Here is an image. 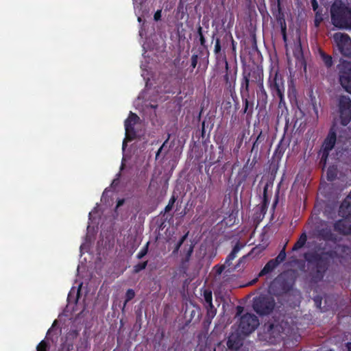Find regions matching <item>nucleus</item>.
<instances>
[{"mask_svg":"<svg viewBox=\"0 0 351 351\" xmlns=\"http://www.w3.org/2000/svg\"><path fill=\"white\" fill-rule=\"evenodd\" d=\"M324 247L321 248L317 246L315 250L304 254V258L307 262L310 276L316 282L323 280L329 269L330 260L338 257L337 251L334 250L324 251Z\"/></svg>","mask_w":351,"mask_h":351,"instance_id":"1","label":"nucleus"},{"mask_svg":"<svg viewBox=\"0 0 351 351\" xmlns=\"http://www.w3.org/2000/svg\"><path fill=\"white\" fill-rule=\"evenodd\" d=\"M343 133L342 131L339 130L337 123H333L322 143L321 149L319 152V155L321 156L319 164L322 165L323 169L326 167L330 152L335 147L336 143L339 144L343 143L344 145H346L345 141L350 139V138L344 136Z\"/></svg>","mask_w":351,"mask_h":351,"instance_id":"2","label":"nucleus"},{"mask_svg":"<svg viewBox=\"0 0 351 351\" xmlns=\"http://www.w3.org/2000/svg\"><path fill=\"white\" fill-rule=\"evenodd\" d=\"M337 112L341 125H348L351 121V99L349 96H339L337 100Z\"/></svg>","mask_w":351,"mask_h":351,"instance_id":"3","label":"nucleus"},{"mask_svg":"<svg viewBox=\"0 0 351 351\" xmlns=\"http://www.w3.org/2000/svg\"><path fill=\"white\" fill-rule=\"evenodd\" d=\"M272 73L273 71L271 70L268 79V87L271 95L274 97H278L280 104H281L284 100V93L285 90L283 76L278 72V71H276L274 74Z\"/></svg>","mask_w":351,"mask_h":351,"instance_id":"4","label":"nucleus"},{"mask_svg":"<svg viewBox=\"0 0 351 351\" xmlns=\"http://www.w3.org/2000/svg\"><path fill=\"white\" fill-rule=\"evenodd\" d=\"M276 305L275 300L273 297L262 294L254 299L253 308L260 315H267L270 314Z\"/></svg>","mask_w":351,"mask_h":351,"instance_id":"5","label":"nucleus"},{"mask_svg":"<svg viewBox=\"0 0 351 351\" xmlns=\"http://www.w3.org/2000/svg\"><path fill=\"white\" fill-rule=\"evenodd\" d=\"M294 283V280L292 278L286 275H280L271 283L269 289L276 295H282L293 289Z\"/></svg>","mask_w":351,"mask_h":351,"instance_id":"6","label":"nucleus"},{"mask_svg":"<svg viewBox=\"0 0 351 351\" xmlns=\"http://www.w3.org/2000/svg\"><path fill=\"white\" fill-rule=\"evenodd\" d=\"M349 8L341 0L335 1L332 4L330 8L331 20L335 27L342 28L343 23L346 21L345 18H346Z\"/></svg>","mask_w":351,"mask_h":351,"instance_id":"7","label":"nucleus"},{"mask_svg":"<svg viewBox=\"0 0 351 351\" xmlns=\"http://www.w3.org/2000/svg\"><path fill=\"white\" fill-rule=\"evenodd\" d=\"M258 326V317L254 314L247 313L241 317L238 330L243 335H248L254 332Z\"/></svg>","mask_w":351,"mask_h":351,"instance_id":"8","label":"nucleus"},{"mask_svg":"<svg viewBox=\"0 0 351 351\" xmlns=\"http://www.w3.org/2000/svg\"><path fill=\"white\" fill-rule=\"evenodd\" d=\"M339 82L343 88L351 94V62L343 60L338 65Z\"/></svg>","mask_w":351,"mask_h":351,"instance_id":"9","label":"nucleus"},{"mask_svg":"<svg viewBox=\"0 0 351 351\" xmlns=\"http://www.w3.org/2000/svg\"><path fill=\"white\" fill-rule=\"evenodd\" d=\"M203 297L204 300V306L206 310V314L205 315L203 324L204 327H207L211 324L217 311L213 304V294L210 289H206L204 290Z\"/></svg>","mask_w":351,"mask_h":351,"instance_id":"10","label":"nucleus"},{"mask_svg":"<svg viewBox=\"0 0 351 351\" xmlns=\"http://www.w3.org/2000/svg\"><path fill=\"white\" fill-rule=\"evenodd\" d=\"M333 40L341 54L345 57L351 58L350 37L347 34L337 32L333 35Z\"/></svg>","mask_w":351,"mask_h":351,"instance_id":"11","label":"nucleus"},{"mask_svg":"<svg viewBox=\"0 0 351 351\" xmlns=\"http://www.w3.org/2000/svg\"><path fill=\"white\" fill-rule=\"evenodd\" d=\"M194 245L191 243L189 245H184L182 250L180 252L181 259L178 268V272L180 275H187V271L189 268V262L191 256L193 253Z\"/></svg>","mask_w":351,"mask_h":351,"instance_id":"12","label":"nucleus"},{"mask_svg":"<svg viewBox=\"0 0 351 351\" xmlns=\"http://www.w3.org/2000/svg\"><path fill=\"white\" fill-rule=\"evenodd\" d=\"M257 68L247 69L244 68L241 74V79L240 82V94L247 95L250 94V86L252 82V74L257 72Z\"/></svg>","mask_w":351,"mask_h":351,"instance_id":"13","label":"nucleus"},{"mask_svg":"<svg viewBox=\"0 0 351 351\" xmlns=\"http://www.w3.org/2000/svg\"><path fill=\"white\" fill-rule=\"evenodd\" d=\"M339 215L343 218L335 222L334 230L343 235L351 234V214Z\"/></svg>","mask_w":351,"mask_h":351,"instance_id":"14","label":"nucleus"},{"mask_svg":"<svg viewBox=\"0 0 351 351\" xmlns=\"http://www.w3.org/2000/svg\"><path fill=\"white\" fill-rule=\"evenodd\" d=\"M139 120V117L135 113L130 112L129 117L124 121L126 138L129 141L134 140L136 136L134 125Z\"/></svg>","mask_w":351,"mask_h":351,"instance_id":"15","label":"nucleus"},{"mask_svg":"<svg viewBox=\"0 0 351 351\" xmlns=\"http://www.w3.org/2000/svg\"><path fill=\"white\" fill-rule=\"evenodd\" d=\"M223 60L225 62V69H226V74L223 76V80L226 83V86L228 90L230 93L234 92L235 85H236V80H237V69L234 73L229 70V64L226 59V55L223 53Z\"/></svg>","mask_w":351,"mask_h":351,"instance_id":"16","label":"nucleus"},{"mask_svg":"<svg viewBox=\"0 0 351 351\" xmlns=\"http://www.w3.org/2000/svg\"><path fill=\"white\" fill-rule=\"evenodd\" d=\"M243 343V339L238 333H232L226 342V351H239Z\"/></svg>","mask_w":351,"mask_h":351,"instance_id":"17","label":"nucleus"},{"mask_svg":"<svg viewBox=\"0 0 351 351\" xmlns=\"http://www.w3.org/2000/svg\"><path fill=\"white\" fill-rule=\"evenodd\" d=\"M271 12L276 18L277 23L280 26V29L287 28L285 16L282 11L280 0H277L276 5L274 6V8H271Z\"/></svg>","mask_w":351,"mask_h":351,"instance_id":"18","label":"nucleus"},{"mask_svg":"<svg viewBox=\"0 0 351 351\" xmlns=\"http://www.w3.org/2000/svg\"><path fill=\"white\" fill-rule=\"evenodd\" d=\"M243 102V113L252 117L254 112V101L250 99V94L241 95Z\"/></svg>","mask_w":351,"mask_h":351,"instance_id":"19","label":"nucleus"},{"mask_svg":"<svg viewBox=\"0 0 351 351\" xmlns=\"http://www.w3.org/2000/svg\"><path fill=\"white\" fill-rule=\"evenodd\" d=\"M250 159L248 158L246 163L243 165L242 169L239 171V176L241 178L239 183H242L243 182H245L248 176L250 175L252 169H253V167H254V165H256V157H254L252 160V161L251 162V163L250 164Z\"/></svg>","mask_w":351,"mask_h":351,"instance_id":"20","label":"nucleus"},{"mask_svg":"<svg viewBox=\"0 0 351 351\" xmlns=\"http://www.w3.org/2000/svg\"><path fill=\"white\" fill-rule=\"evenodd\" d=\"M252 82L256 84L259 88V92L266 91L263 85V71L258 67L257 72L252 74Z\"/></svg>","mask_w":351,"mask_h":351,"instance_id":"21","label":"nucleus"},{"mask_svg":"<svg viewBox=\"0 0 351 351\" xmlns=\"http://www.w3.org/2000/svg\"><path fill=\"white\" fill-rule=\"evenodd\" d=\"M348 214H351V191L341 203L339 210V215H345Z\"/></svg>","mask_w":351,"mask_h":351,"instance_id":"22","label":"nucleus"},{"mask_svg":"<svg viewBox=\"0 0 351 351\" xmlns=\"http://www.w3.org/2000/svg\"><path fill=\"white\" fill-rule=\"evenodd\" d=\"M243 247V245L241 244L239 241L235 244L230 253L226 257L225 261V265L226 267H230L232 265V261L237 257L238 252Z\"/></svg>","mask_w":351,"mask_h":351,"instance_id":"23","label":"nucleus"},{"mask_svg":"<svg viewBox=\"0 0 351 351\" xmlns=\"http://www.w3.org/2000/svg\"><path fill=\"white\" fill-rule=\"evenodd\" d=\"M318 235L322 239L326 241H335L337 240L336 235L328 228L319 230Z\"/></svg>","mask_w":351,"mask_h":351,"instance_id":"24","label":"nucleus"},{"mask_svg":"<svg viewBox=\"0 0 351 351\" xmlns=\"http://www.w3.org/2000/svg\"><path fill=\"white\" fill-rule=\"evenodd\" d=\"M278 266L273 262V261L269 260L264 266V267L261 270L258 276L262 277L267 274L271 273Z\"/></svg>","mask_w":351,"mask_h":351,"instance_id":"25","label":"nucleus"},{"mask_svg":"<svg viewBox=\"0 0 351 351\" xmlns=\"http://www.w3.org/2000/svg\"><path fill=\"white\" fill-rule=\"evenodd\" d=\"M307 241V235L305 232L302 233L298 238V241L295 243L292 247L293 251H298V250L303 247Z\"/></svg>","mask_w":351,"mask_h":351,"instance_id":"26","label":"nucleus"},{"mask_svg":"<svg viewBox=\"0 0 351 351\" xmlns=\"http://www.w3.org/2000/svg\"><path fill=\"white\" fill-rule=\"evenodd\" d=\"M319 53L321 57L322 60L323 61L324 65L327 68H330L333 65L332 58L331 56L326 53L321 49H319Z\"/></svg>","mask_w":351,"mask_h":351,"instance_id":"27","label":"nucleus"},{"mask_svg":"<svg viewBox=\"0 0 351 351\" xmlns=\"http://www.w3.org/2000/svg\"><path fill=\"white\" fill-rule=\"evenodd\" d=\"M265 136L264 134H263V132L261 131L260 133L258 134V136L256 137L255 141L253 143L251 152H254L256 154L258 152V150L259 145L265 141Z\"/></svg>","mask_w":351,"mask_h":351,"instance_id":"28","label":"nucleus"},{"mask_svg":"<svg viewBox=\"0 0 351 351\" xmlns=\"http://www.w3.org/2000/svg\"><path fill=\"white\" fill-rule=\"evenodd\" d=\"M337 176V168L335 165L330 166L326 172V177L328 181H333Z\"/></svg>","mask_w":351,"mask_h":351,"instance_id":"29","label":"nucleus"},{"mask_svg":"<svg viewBox=\"0 0 351 351\" xmlns=\"http://www.w3.org/2000/svg\"><path fill=\"white\" fill-rule=\"evenodd\" d=\"M267 189H268V184H266L263 189V200L261 204L259 206H261V210L264 211V210H267L268 204H269V199L267 196Z\"/></svg>","mask_w":351,"mask_h":351,"instance_id":"30","label":"nucleus"},{"mask_svg":"<svg viewBox=\"0 0 351 351\" xmlns=\"http://www.w3.org/2000/svg\"><path fill=\"white\" fill-rule=\"evenodd\" d=\"M341 149L343 150L341 157H343V160L345 163L348 165L351 164V148L348 149V147L343 146L341 147Z\"/></svg>","mask_w":351,"mask_h":351,"instance_id":"31","label":"nucleus"},{"mask_svg":"<svg viewBox=\"0 0 351 351\" xmlns=\"http://www.w3.org/2000/svg\"><path fill=\"white\" fill-rule=\"evenodd\" d=\"M197 35L199 38V41L200 45L204 48H207L206 40L205 36L204 35L203 29L200 25H199L197 27Z\"/></svg>","mask_w":351,"mask_h":351,"instance_id":"32","label":"nucleus"},{"mask_svg":"<svg viewBox=\"0 0 351 351\" xmlns=\"http://www.w3.org/2000/svg\"><path fill=\"white\" fill-rule=\"evenodd\" d=\"M214 53L215 55L217 60H219L222 56L221 40L219 38H217L215 39V47H214Z\"/></svg>","mask_w":351,"mask_h":351,"instance_id":"33","label":"nucleus"},{"mask_svg":"<svg viewBox=\"0 0 351 351\" xmlns=\"http://www.w3.org/2000/svg\"><path fill=\"white\" fill-rule=\"evenodd\" d=\"M135 295V291L132 289H128L127 290L125 295V301L123 303V310L125 308L128 302L134 298Z\"/></svg>","mask_w":351,"mask_h":351,"instance_id":"34","label":"nucleus"},{"mask_svg":"<svg viewBox=\"0 0 351 351\" xmlns=\"http://www.w3.org/2000/svg\"><path fill=\"white\" fill-rule=\"evenodd\" d=\"M285 258H286V252H285V249H283L280 252L278 255L275 258H273L271 260L273 261V262L277 266H278L281 263H282L285 260Z\"/></svg>","mask_w":351,"mask_h":351,"instance_id":"35","label":"nucleus"},{"mask_svg":"<svg viewBox=\"0 0 351 351\" xmlns=\"http://www.w3.org/2000/svg\"><path fill=\"white\" fill-rule=\"evenodd\" d=\"M293 56L297 59H300L303 57V52L302 49V45L300 42L299 41L298 43L295 45L294 49L293 51Z\"/></svg>","mask_w":351,"mask_h":351,"instance_id":"36","label":"nucleus"},{"mask_svg":"<svg viewBox=\"0 0 351 351\" xmlns=\"http://www.w3.org/2000/svg\"><path fill=\"white\" fill-rule=\"evenodd\" d=\"M267 93L266 91H262L258 93V103H260L262 106H265L267 104Z\"/></svg>","mask_w":351,"mask_h":351,"instance_id":"37","label":"nucleus"},{"mask_svg":"<svg viewBox=\"0 0 351 351\" xmlns=\"http://www.w3.org/2000/svg\"><path fill=\"white\" fill-rule=\"evenodd\" d=\"M267 210H264V211H263L261 210V206L258 205L256 207L255 210H254V218L255 219H262L265 217V215L266 214Z\"/></svg>","mask_w":351,"mask_h":351,"instance_id":"38","label":"nucleus"},{"mask_svg":"<svg viewBox=\"0 0 351 351\" xmlns=\"http://www.w3.org/2000/svg\"><path fill=\"white\" fill-rule=\"evenodd\" d=\"M315 19H314V25L316 27H319L321 23L323 21V14H322V9L318 11H315Z\"/></svg>","mask_w":351,"mask_h":351,"instance_id":"39","label":"nucleus"},{"mask_svg":"<svg viewBox=\"0 0 351 351\" xmlns=\"http://www.w3.org/2000/svg\"><path fill=\"white\" fill-rule=\"evenodd\" d=\"M49 344L45 340H42L36 346V351H49Z\"/></svg>","mask_w":351,"mask_h":351,"instance_id":"40","label":"nucleus"},{"mask_svg":"<svg viewBox=\"0 0 351 351\" xmlns=\"http://www.w3.org/2000/svg\"><path fill=\"white\" fill-rule=\"evenodd\" d=\"M147 263L148 262L146 261L136 264V265L134 266L133 272L134 274H137L139 273L141 271L145 269L147 265Z\"/></svg>","mask_w":351,"mask_h":351,"instance_id":"41","label":"nucleus"},{"mask_svg":"<svg viewBox=\"0 0 351 351\" xmlns=\"http://www.w3.org/2000/svg\"><path fill=\"white\" fill-rule=\"evenodd\" d=\"M265 248L266 247L265 245H258L252 248V250L250 252V254L255 256L259 255L265 250Z\"/></svg>","mask_w":351,"mask_h":351,"instance_id":"42","label":"nucleus"},{"mask_svg":"<svg viewBox=\"0 0 351 351\" xmlns=\"http://www.w3.org/2000/svg\"><path fill=\"white\" fill-rule=\"evenodd\" d=\"M149 242H147V243L143 247V248L139 251V252L136 255V258L138 259L143 258L148 252Z\"/></svg>","mask_w":351,"mask_h":351,"instance_id":"43","label":"nucleus"},{"mask_svg":"<svg viewBox=\"0 0 351 351\" xmlns=\"http://www.w3.org/2000/svg\"><path fill=\"white\" fill-rule=\"evenodd\" d=\"M346 21L345 23H343L342 28H350L351 29V8H349L348 12L345 18Z\"/></svg>","mask_w":351,"mask_h":351,"instance_id":"44","label":"nucleus"},{"mask_svg":"<svg viewBox=\"0 0 351 351\" xmlns=\"http://www.w3.org/2000/svg\"><path fill=\"white\" fill-rule=\"evenodd\" d=\"M176 201V197L174 195H173L171 196V197L170 198V199L168 202V204L165 208V213H169V211H171L172 210Z\"/></svg>","mask_w":351,"mask_h":351,"instance_id":"45","label":"nucleus"},{"mask_svg":"<svg viewBox=\"0 0 351 351\" xmlns=\"http://www.w3.org/2000/svg\"><path fill=\"white\" fill-rule=\"evenodd\" d=\"M245 137V134L242 133L239 134L237 138V145L236 147L234 149V152H238L239 149L241 148L243 138Z\"/></svg>","mask_w":351,"mask_h":351,"instance_id":"46","label":"nucleus"},{"mask_svg":"<svg viewBox=\"0 0 351 351\" xmlns=\"http://www.w3.org/2000/svg\"><path fill=\"white\" fill-rule=\"evenodd\" d=\"M198 56L197 54H193L191 58V67L192 69H195L197 64Z\"/></svg>","mask_w":351,"mask_h":351,"instance_id":"47","label":"nucleus"},{"mask_svg":"<svg viewBox=\"0 0 351 351\" xmlns=\"http://www.w3.org/2000/svg\"><path fill=\"white\" fill-rule=\"evenodd\" d=\"M170 137H171V134L168 133L167 134V139L165 141V142L163 143L162 146L158 149V150L156 152V158L158 157V156H159L160 153L161 152L162 149H163V147L166 145V144L167 143V142L170 139Z\"/></svg>","mask_w":351,"mask_h":351,"instance_id":"48","label":"nucleus"},{"mask_svg":"<svg viewBox=\"0 0 351 351\" xmlns=\"http://www.w3.org/2000/svg\"><path fill=\"white\" fill-rule=\"evenodd\" d=\"M230 40L231 41V48L233 53H236V49H237V43L234 40L232 34L230 33L229 34Z\"/></svg>","mask_w":351,"mask_h":351,"instance_id":"49","label":"nucleus"},{"mask_svg":"<svg viewBox=\"0 0 351 351\" xmlns=\"http://www.w3.org/2000/svg\"><path fill=\"white\" fill-rule=\"evenodd\" d=\"M311 5H312V8H313V10L314 12L321 10V9H319V5H318L317 0H311Z\"/></svg>","mask_w":351,"mask_h":351,"instance_id":"50","label":"nucleus"},{"mask_svg":"<svg viewBox=\"0 0 351 351\" xmlns=\"http://www.w3.org/2000/svg\"><path fill=\"white\" fill-rule=\"evenodd\" d=\"M182 245L181 243H180L179 242H177V243L176 244V245H175V247H174V248L173 250L172 254L173 255L177 254L178 253V252H179V250H180V249Z\"/></svg>","mask_w":351,"mask_h":351,"instance_id":"51","label":"nucleus"},{"mask_svg":"<svg viewBox=\"0 0 351 351\" xmlns=\"http://www.w3.org/2000/svg\"><path fill=\"white\" fill-rule=\"evenodd\" d=\"M161 13H162V11L161 10H157L155 13H154V19L156 21L160 20V18H161Z\"/></svg>","mask_w":351,"mask_h":351,"instance_id":"52","label":"nucleus"},{"mask_svg":"<svg viewBox=\"0 0 351 351\" xmlns=\"http://www.w3.org/2000/svg\"><path fill=\"white\" fill-rule=\"evenodd\" d=\"M314 301L316 306L321 308L322 298L317 296L314 298Z\"/></svg>","mask_w":351,"mask_h":351,"instance_id":"53","label":"nucleus"},{"mask_svg":"<svg viewBox=\"0 0 351 351\" xmlns=\"http://www.w3.org/2000/svg\"><path fill=\"white\" fill-rule=\"evenodd\" d=\"M188 235H189V231L184 234L180 239V240L178 241L180 243H181L182 245H183V243H184V241H186V239H187L188 237Z\"/></svg>","mask_w":351,"mask_h":351,"instance_id":"54","label":"nucleus"},{"mask_svg":"<svg viewBox=\"0 0 351 351\" xmlns=\"http://www.w3.org/2000/svg\"><path fill=\"white\" fill-rule=\"evenodd\" d=\"M280 30H281V34L282 36L283 40L285 42H287V28L281 29Z\"/></svg>","mask_w":351,"mask_h":351,"instance_id":"55","label":"nucleus"},{"mask_svg":"<svg viewBox=\"0 0 351 351\" xmlns=\"http://www.w3.org/2000/svg\"><path fill=\"white\" fill-rule=\"evenodd\" d=\"M125 200L123 199H119L117 203V208L120 207L124 204Z\"/></svg>","mask_w":351,"mask_h":351,"instance_id":"56","label":"nucleus"},{"mask_svg":"<svg viewBox=\"0 0 351 351\" xmlns=\"http://www.w3.org/2000/svg\"><path fill=\"white\" fill-rule=\"evenodd\" d=\"M120 176V173L117 174V178L116 179H114V180L112 181V184H117Z\"/></svg>","mask_w":351,"mask_h":351,"instance_id":"57","label":"nucleus"},{"mask_svg":"<svg viewBox=\"0 0 351 351\" xmlns=\"http://www.w3.org/2000/svg\"><path fill=\"white\" fill-rule=\"evenodd\" d=\"M243 311V307L241 306H238L237 307V315H239L240 313H241V312Z\"/></svg>","mask_w":351,"mask_h":351,"instance_id":"58","label":"nucleus"},{"mask_svg":"<svg viewBox=\"0 0 351 351\" xmlns=\"http://www.w3.org/2000/svg\"><path fill=\"white\" fill-rule=\"evenodd\" d=\"M346 348L348 351H351V342H348L346 343Z\"/></svg>","mask_w":351,"mask_h":351,"instance_id":"59","label":"nucleus"},{"mask_svg":"<svg viewBox=\"0 0 351 351\" xmlns=\"http://www.w3.org/2000/svg\"><path fill=\"white\" fill-rule=\"evenodd\" d=\"M274 328V324H270L269 326V330H272V328Z\"/></svg>","mask_w":351,"mask_h":351,"instance_id":"60","label":"nucleus"},{"mask_svg":"<svg viewBox=\"0 0 351 351\" xmlns=\"http://www.w3.org/2000/svg\"><path fill=\"white\" fill-rule=\"evenodd\" d=\"M277 203H278V198L275 200L274 204V206H275Z\"/></svg>","mask_w":351,"mask_h":351,"instance_id":"61","label":"nucleus"},{"mask_svg":"<svg viewBox=\"0 0 351 351\" xmlns=\"http://www.w3.org/2000/svg\"><path fill=\"white\" fill-rule=\"evenodd\" d=\"M257 280V279H254L250 284L252 285L253 283H254Z\"/></svg>","mask_w":351,"mask_h":351,"instance_id":"62","label":"nucleus"},{"mask_svg":"<svg viewBox=\"0 0 351 351\" xmlns=\"http://www.w3.org/2000/svg\"><path fill=\"white\" fill-rule=\"evenodd\" d=\"M138 21H141V19L140 17H138Z\"/></svg>","mask_w":351,"mask_h":351,"instance_id":"63","label":"nucleus"},{"mask_svg":"<svg viewBox=\"0 0 351 351\" xmlns=\"http://www.w3.org/2000/svg\"><path fill=\"white\" fill-rule=\"evenodd\" d=\"M222 271V269H221L219 271V273L220 274Z\"/></svg>","mask_w":351,"mask_h":351,"instance_id":"64","label":"nucleus"}]
</instances>
